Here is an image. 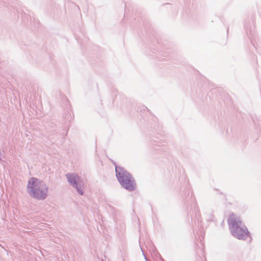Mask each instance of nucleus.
<instances>
[{
	"label": "nucleus",
	"mask_w": 261,
	"mask_h": 261,
	"mask_svg": "<svg viewBox=\"0 0 261 261\" xmlns=\"http://www.w3.org/2000/svg\"><path fill=\"white\" fill-rule=\"evenodd\" d=\"M65 176L69 185L75 188L80 195H83L84 182L81 177L75 173H68Z\"/></svg>",
	"instance_id": "20e7f679"
},
{
	"label": "nucleus",
	"mask_w": 261,
	"mask_h": 261,
	"mask_svg": "<svg viewBox=\"0 0 261 261\" xmlns=\"http://www.w3.org/2000/svg\"><path fill=\"white\" fill-rule=\"evenodd\" d=\"M115 166V171L117 178L121 186L125 189L133 191L136 189V184L134 177L123 168Z\"/></svg>",
	"instance_id": "7ed1b4c3"
},
{
	"label": "nucleus",
	"mask_w": 261,
	"mask_h": 261,
	"mask_svg": "<svg viewBox=\"0 0 261 261\" xmlns=\"http://www.w3.org/2000/svg\"><path fill=\"white\" fill-rule=\"evenodd\" d=\"M228 223L231 233L234 237L239 240H245L249 237V232L239 217L232 214L228 219Z\"/></svg>",
	"instance_id": "f03ea898"
},
{
	"label": "nucleus",
	"mask_w": 261,
	"mask_h": 261,
	"mask_svg": "<svg viewBox=\"0 0 261 261\" xmlns=\"http://www.w3.org/2000/svg\"><path fill=\"white\" fill-rule=\"evenodd\" d=\"M27 192L32 198L37 200H44L48 195V187L46 184L38 178H31L28 181Z\"/></svg>",
	"instance_id": "f257e3e1"
}]
</instances>
